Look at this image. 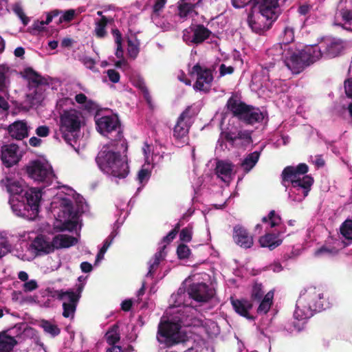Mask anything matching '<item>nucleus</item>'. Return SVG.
I'll list each match as a JSON object with an SVG mask.
<instances>
[{"mask_svg": "<svg viewBox=\"0 0 352 352\" xmlns=\"http://www.w3.org/2000/svg\"><path fill=\"white\" fill-rule=\"evenodd\" d=\"M342 49V42L331 38H326L318 45H307L302 50L289 48L285 54V65L292 73L300 74L322 55L333 58L339 55Z\"/></svg>", "mask_w": 352, "mask_h": 352, "instance_id": "nucleus-1", "label": "nucleus"}, {"mask_svg": "<svg viewBox=\"0 0 352 352\" xmlns=\"http://www.w3.org/2000/svg\"><path fill=\"white\" fill-rule=\"evenodd\" d=\"M96 162L102 171L116 177L125 178L129 173L126 156L110 150L109 145L98 152Z\"/></svg>", "mask_w": 352, "mask_h": 352, "instance_id": "nucleus-2", "label": "nucleus"}, {"mask_svg": "<svg viewBox=\"0 0 352 352\" xmlns=\"http://www.w3.org/2000/svg\"><path fill=\"white\" fill-rule=\"evenodd\" d=\"M41 191L38 188H32L21 197H11L9 199L12 212L18 217L27 219H34L38 212Z\"/></svg>", "mask_w": 352, "mask_h": 352, "instance_id": "nucleus-3", "label": "nucleus"}, {"mask_svg": "<svg viewBox=\"0 0 352 352\" xmlns=\"http://www.w3.org/2000/svg\"><path fill=\"white\" fill-rule=\"evenodd\" d=\"M309 171V166L305 163H300L296 166H287L281 173L283 182H290L294 188H301L303 190V196L308 195L314 184V178L306 175Z\"/></svg>", "mask_w": 352, "mask_h": 352, "instance_id": "nucleus-4", "label": "nucleus"}, {"mask_svg": "<svg viewBox=\"0 0 352 352\" xmlns=\"http://www.w3.org/2000/svg\"><path fill=\"white\" fill-rule=\"evenodd\" d=\"M226 107L233 117L246 124L253 125L261 122L264 119L263 113L258 108L247 104L234 97L228 100Z\"/></svg>", "mask_w": 352, "mask_h": 352, "instance_id": "nucleus-5", "label": "nucleus"}, {"mask_svg": "<svg viewBox=\"0 0 352 352\" xmlns=\"http://www.w3.org/2000/svg\"><path fill=\"white\" fill-rule=\"evenodd\" d=\"M98 113L95 116L96 128L98 133L113 142H122L121 146L127 150V144L123 138V131L120 120L117 116H105L97 118Z\"/></svg>", "mask_w": 352, "mask_h": 352, "instance_id": "nucleus-6", "label": "nucleus"}, {"mask_svg": "<svg viewBox=\"0 0 352 352\" xmlns=\"http://www.w3.org/2000/svg\"><path fill=\"white\" fill-rule=\"evenodd\" d=\"M182 325L179 322L166 320L158 325L157 340L159 343L166 347H171L186 341L185 336L182 335L180 329Z\"/></svg>", "mask_w": 352, "mask_h": 352, "instance_id": "nucleus-7", "label": "nucleus"}, {"mask_svg": "<svg viewBox=\"0 0 352 352\" xmlns=\"http://www.w3.org/2000/svg\"><path fill=\"white\" fill-rule=\"evenodd\" d=\"M322 294L316 287H309L302 294L297 301V311H302L305 318L313 315L314 311H320L323 305L321 302Z\"/></svg>", "mask_w": 352, "mask_h": 352, "instance_id": "nucleus-8", "label": "nucleus"}, {"mask_svg": "<svg viewBox=\"0 0 352 352\" xmlns=\"http://www.w3.org/2000/svg\"><path fill=\"white\" fill-rule=\"evenodd\" d=\"M85 287V284L80 283L77 285L76 291L68 290H55L52 295L58 300L63 301V316L65 318L73 317L77 307L78 302L80 298L81 292Z\"/></svg>", "mask_w": 352, "mask_h": 352, "instance_id": "nucleus-9", "label": "nucleus"}, {"mask_svg": "<svg viewBox=\"0 0 352 352\" xmlns=\"http://www.w3.org/2000/svg\"><path fill=\"white\" fill-rule=\"evenodd\" d=\"M58 219L62 222V230L73 231L78 223V212L74 210L72 201L69 199H62L60 204Z\"/></svg>", "mask_w": 352, "mask_h": 352, "instance_id": "nucleus-10", "label": "nucleus"}, {"mask_svg": "<svg viewBox=\"0 0 352 352\" xmlns=\"http://www.w3.org/2000/svg\"><path fill=\"white\" fill-rule=\"evenodd\" d=\"M190 74L196 76V82L193 87L195 89L208 93L214 80L212 70L200 63L195 64L190 71Z\"/></svg>", "mask_w": 352, "mask_h": 352, "instance_id": "nucleus-11", "label": "nucleus"}, {"mask_svg": "<svg viewBox=\"0 0 352 352\" xmlns=\"http://www.w3.org/2000/svg\"><path fill=\"white\" fill-rule=\"evenodd\" d=\"M273 292L270 291L264 295L262 284L257 282L254 283L250 301L253 304L259 303L256 311L258 314H266L269 311L273 302Z\"/></svg>", "mask_w": 352, "mask_h": 352, "instance_id": "nucleus-12", "label": "nucleus"}, {"mask_svg": "<svg viewBox=\"0 0 352 352\" xmlns=\"http://www.w3.org/2000/svg\"><path fill=\"white\" fill-rule=\"evenodd\" d=\"M305 21L301 19L300 25H298L294 21L288 20L282 32L283 44H278L277 45L274 46V47L270 50V53H272L273 51H276L278 53V55L282 56L284 59V62L285 63V54L288 49H297L292 46H288V45L294 41L295 30L299 27H302Z\"/></svg>", "mask_w": 352, "mask_h": 352, "instance_id": "nucleus-13", "label": "nucleus"}, {"mask_svg": "<svg viewBox=\"0 0 352 352\" xmlns=\"http://www.w3.org/2000/svg\"><path fill=\"white\" fill-rule=\"evenodd\" d=\"M28 177L35 181L48 182L52 177V171L40 160L30 162L25 167Z\"/></svg>", "mask_w": 352, "mask_h": 352, "instance_id": "nucleus-14", "label": "nucleus"}, {"mask_svg": "<svg viewBox=\"0 0 352 352\" xmlns=\"http://www.w3.org/2000/svg\"><path fill=\"white\" fill-rule=\"evenodd\" d=\"M0 185L6 189V191L12 197H21L27 191H30L32 188H29L21 179H16L6 176L0 181Z\"/></svg>", "mask_w": 352, "mask_h": 352, "instance_id": "nucleus-15", "label": "nucleus"}, {"mask_svg": "<svg viewBox=\"0 0 352 352\" xmlns=\"http://www.w3.org/2000/svg\"><path fill=\"white\" fill-rule=\"evenodd\" d=\"M276 20L267 19L259 11L254 14L250 12L248 15L247 23L253 32L258 34H263L265 32L270 29L272 23Z\"/></svg>", "mask_w": 352, "mask_h": 352, "instance_id": "nucleus-16", "label": "nucleus"}, {"mask_svg": "<svg viewBox=\"0 0 352 352\" xmlns=\"http://www.w3.org/2000/svg\"><path fill=\"white\" fill-rule=\"evenodd\" d=\"M189 297L198 302H207L214 296V290L204 283H192L187 289Z\"/></svg>", "mask_w": 352, "mask_h": 352, "instance_id": "nucleus-17", "label": "nucleus"}, {"mask_svg": "<svg viewBox=\"0 0 352 352\" xmlns=\"http://www.w3.org/2000/svg\"><path fill=\"white\" fill-rule=\"evenodd\" d=\"M80 113L75 109L65 111L60 116V129L78 131L80 128Z\"/></svg>", "mask_w": 352, "mask_h": 352, "instance_id": "nucleus-18", "label": "nucleus"}, {"mask_svg": "<svg viewBox=\"0 0 352 352\" xmlns=\"http://www.w3.org/2000/svg\"><path fill=\"white\" fill-rule=\"evenodd\" d=\"M19 149L18 145L15 144L1 146V160L7 168L13 166L21 160V156L19 154Z\"/></svg>", "mask_w": 352, "mask_h": 352, "instance_id": "nucleus-19", "label": "nucleus"}, {"mask_svg": "<svg viewBox=\"0 0 352 352\" xmlns=\"http://www.w3.org/2000/svg\"><path fill=\"white\" fill-rule=\"evenodd\" d=\"M337 14L341 16L343 24L335 23L342 28L352 31V0H341Z\"/></svg>", "mask_w": 352, "mask_h": 352, "instance_id": "nucleus-20", "label": "nucleus"}, {"mask_svg": "<svg viewBox=\"0 0 352 352\" xmlns=\"http://www.w3.org/2000/svg\"><path fill=\"white\" fill-rule=\"evenodd\" d=\"M279 0H259L258 8L261 13L267 19L276 20L280 14Z\"/></svg>", "mask_w": 352, "mask_h": 352, "instance_id": "nucleus-21", "label": "nucleus"}, {"mask_svg": "<svg viewBox=\"0 0 352 352\" xmlns=\"http://www.w3.org/2000/svg\"><path fill=\"white\" fill-rule=\"evenodd\" d=\"M233 239L238 245L245 249L251 248L254 243L253 237L240 225H236L233 228Z\"/></svg>", "mask_w": 352, "mask_h": 352, "instance_id": "nucleus-22", "label": "nucleus"}, {"mask_svg": "<svg viewBox=\"0 0 352 352\" xmlns=\"http://www.w3.org/2000/svg\"><path fill=\"white\" fill-rule=\"evenodd\" d=\"M230 302L234 310L240 316L249 320H254V317L249 314V311L252 309L253 303L245 298L235 299L230 298Z\"/></svg>", "mask_w": 352, "mask_h": 352, "instance_id": "nucleus-23", "label": "nucleus"}, {"mask_svg": "<svg viewBox=\"0 0 352 352\" xmlns=\"http://www.w3.org/2000/svg\"><path fill=\"white\" fill-rule=\"evenodd\" d=\"M9 135L18 140H21L28 136V129L25 121H16L8 128Z\"/></svg>", "mask_w": 352, "mask_h": 352, "instance_id": "nucleus-24", "label": "nucleus"}, {"mask_svg": "<svg viewBox=\"0 0 352 352\" xmlns=\"http://www.w3.org/2000/svg\"><path fill=\"white\" fill-rule=\"evenodd\" d=\"M283 232H278L274 233H266L265 235L261 236L258 239L260 245L262 248H267L270 250H273L281 245L283 240L279 239V236Z\"/></svg>", "mask_w": 352, "mask_h": 352, "instance_id": "nucleus-25", "label": "nucleus"}, {"mask_svg": "<svg viewBox=\"0 0 352 352\" xmlns=\"http://www.w3.org/2000/svg\"><path fill=\"white\" fill-rule=\"evenodd\" d=\"M192 44H201L212 34V32L202 24H198L191 28Z\"/></svg>", "mask_w": 352, "mask_h": 352, "instance_id": "nucleus-26", "label": "nucleus"}, {"mask_svg": "<svg viewBox=\"0 0 352 352\" xmlns=\"http://www.w3.org/2000/svg\"><path fill=\"white\" fill-rule=\"evenodd\" d=\"M32 247L39 254H47L54 251L53 240L49 242L43 236H36L32 242Z\"/></svg>", "mask_w": 352, "mask_h": 352, "instance_id": "nucleus-27", "label": "nucleus"}, {"mask_svg": "<svg viewBox=\"0 0 352 352\" xmlns=\"http://www.w3.org/2000/svg\"><path fill=\"white\" fill-rule=\"evenodd\" d=\"M54 249L68 248L76 244L77 239L72 236L57 234L53 238Z\"/></svg>", "mask_w": 352, "mask_h": 352, "instance_id": "nucleus-28", "label": "nucleus"}, {"mask_svg": "<svg viewBox=\"0 0 352 352\" xmlns=\"http://www.w3.org/2000/svg\"><path fill=\"white\" fill-rule=\"evenodd\" d=\"M166 249V245H163L159 251H157L153 258V261H150V266L148 269V272L146 274L147 277H153L155 272L157 269L160 262L164 259L166 256V252H164Z\"/></svg>", "mask_w": 352, "mask_h": 352, "instance_id": "nucleus-29", "label": "nucleus"}, {"mask_svg": "<svg viewBox=\"0 0 352 352\" xmlns=\"http://www.w3.org/2000/svg\"><path fill=\"white\" fill-rule=\"evenodd\" d=\"M232 168L233 164L232 163L225 161H218L215 168V173L222 180H225V178L230 177Z\"/></svg>", "mask_w": 352, "mask_h": 352, "instance_id": "nucleus-30", "label": "nucleus"}, {"mask_svg": "<svg viewBox=\"0 0 352 352\" xmlns=\"http://www.w3.org/2000/svg\"><path fill=\"white\" fill-rule=\"evenodd\" d=\"M261 152L254 151L248 154L241 164L245 173H249L256 164L260 157Z\"/></svg>", "mask_w": 352, "mask_h": 352, "instance_id": "nucleus-31", "label": "nucleus"}, {"mask_svg": "<svg viewBox=\"0 0 352 352\" xmlns=\"http://www.w3.org/2000/svg\"><path fill=\"white\" fill-rule=\"evenodd\" d=\"M16 344L14 337L8 336L5 332L0 333V351L10 352Z\"/></svg>", "mask_w": 352, "mask_h": 352, "instance_id": "nucleus-32", "label": "nucleus"}, {"mask_svg": "<svg viewBox=\"0 0 352 352\" xmlns=\"http://www.w3.org/2000/svg\"><path fill=\"white\" fill-rule=\"evenodd\" d=\"M190 127V123L181 120L178 118L177 123L173 129V136L177 139H182L186 136Z\"/></svg>", "mask_w": 352, "mask_h": 352, "instance_id": "nucleus-33", "label": "nucleus"}, {"mask_svg": "<svg viewBox=\"0 0 352 352\" xmlns=\"http://www.w3.org/2000/svg\"><path fill=\"white\" fill-rule=\"evenodd\" d=\"M25 77L30 82L35 86L44 84L45 78H43L38 72L34 71L32 67H27L24 69Z\"/></svg>", "mask_w": 352, "mask_h": 352, "instance_id": "nucleus-34", "label": "nucleus"}, {"mask_svg": "<svg viewBox=\"0 0 352 352\" xmlns=\"http://www.w3.org/2000/svg\"><path fill=\"white\" fill-rule=\"evenodd\" d=\"M111 34L113 36L114 41L116 44V51L115 53L118 58H122L124 56V51L122 49V36L120 31L114 28L111 30Z\"/></svg>", "mask_w": 352, "mask_h": 352, "instance_id": "nucleus-35", "label": "nucleus"}, {"mask_svg": "<svg viewBox=\"0 0 352 352\" xmlns=\"http://www.w3.org/2000/svg\"><path fill=\"white\" fill-rule=\"evenodd\" d=\"M105 339L109 345H114L120 340L119 327L117 324L113 325L106 333Z\"/></svg>", "mask_w": 352, "mask_h": 352, "instance_id": "nucleus-36", "label": "nucleus"}, {"mask_svg": "<svg viewBox=\"0 0 352 352\" xmlns=\"http://www.w3.org/2000/svg\"><path fill=\"white\" fill-rule=\"evenodd\" d=\"M127 52L129 56L132 58H135L140 52V41L135 36H134L133 38H127Z\"/></svg>", "mask_w": 352, "mask_h": 352, "instance_id": "nucleus-37", "label": "nucleus"}, {"mask_svg": "<svg viewBox=\"0 0 352 352\" xmlns=\"http://www.w3.org/2000/svg\"><path fill=\"white\" fill-rule=\"evenodd\" d=\"M107 19L104 16H102L101 19L96 22L95 33L98 38H103L106 36V26L107 25Z\"/></svg>", "mask_w": 352, "mask_h": 352, "instance_id": "nucleus-38", "label": "nucleus"}, {"mask_svg": "<svg viewBox=\"0 0 352 352\" xmlns=\"http://www.w3.org/2000/svg\"><path fill=\"white\" fill-rule=\"evenodd\" d=\"M263 223H268L271 228L278 226L281 223V217L275 210H271L268 215L262 218Z\"/></svg>", "mask_w": 352, "mask_h": 352, "instance_id": "nucleus-39", "label": "nucleus"}, {"mask_svg": "<svg viewBox=\"0 0 352 352\" xmlns=\"http://www.w3.org/2000/svg\"><path fill=\"white\" fill-rule=\"evenodd\" d=\"M41 327L44 331L55 337L60 333V329L56 324H52L51 322L43 320L41 324Z\"/></svg>", "mask_w": 352, "mask_h": 352, "instance_id": "nucleus-40", "label": "nucleus"}, {"mask_svg": "<svg viewBox=\"0 0 352 352\" xmlns=\"http://www.w3.org/2000/svg\"><path fill=\"white\" fill-rule=\"evenodd\" d=\"M341 234L347 240L352 241V220L344 221L340 228Z\"/></svg>", "mask_w": 352, "mask_h": 352, "instance_id": "nucleus-41", "label": "nucleus"}, {"mask_svg": "<svg viewBox=\"0 0 352 352\" xmlns=\"http://www.w3.org/2000/svg\"><path fill=\"white\" fill-rule=\"evenodd\" d=\"M252 133V131L240 130L237 132L236 138V140L242 141L243 146H246L253 142Z\"/></svg>", "mask_w": 352, "mask_h": 352, "instance_id": "nucleus-42", "label": "nucleus"}, {"mask_svg": "<svg viewBox=\"0 0 352 352\" xmlns=\"http://www.w3.org/2000/svg\"><path fill=\"white\" fill-rule=\"evenodd\" d=\"M113 236L111 235H109L104 241L102 247L99 250L96 258V265L98 262H100L101 260L104 258V254L106 253L107 250L111 245L112 241H113Z\"/></svg>", "mask_w": 352, "mask_h": 352, "instance_id": "nucleus-43", "label": "nucleus"}, {"mask_svg": "<svg viewBox=\"0 0 352 352\" xmlns=\"http://www.w3.org/2000/svg\"><path fill=\"white\" fill-rule=\"evenodd\" d=\"M9 68L5 65H0V91L3 92L7 87L8 77L7 76Z\"/></svg>", "mask_w": 352, "mask_h": 352, "instance_id": "nucleus-44", "label": "nucleus"}, {"mask_svg": "<svg viewBox=\"0 0 352 352\" xmlns=\"http://www.w3.org/2000/svg\"><path fill=\"white\" fill-rule=\"evenodd\" d=\"M176 252L178 258L180 260H184L189 258L191 254V250L187 245L184 243H180L177 248Z\"/></svg>", "mask_w": 352, "mask_h": 352, "instance_id": "nucleus-45", "label": "nucleus"}, {"mask_svg": "<svg viewBox=\"0 0 352 352\" xmlns=\"http://www.w3.org/2000/svg\"><path fill=\"white\" fill-rule=\"evenodd\" d=\"M195 8L191 6L185 5L184 1H180L178 6V15L181 18H186L194 11Z\"/></svg>", "mask_w": 352, "mask_h": 352, "instance_id": "nucleus-46", "label": "nucleus"}, {"mask_svg": "<svg viewBox=\"0 0 352 352\" xmlns=\"http://www.w3.org/2000/svg\"><path fill=\"white\" fill-rule=\"evenodd\" d=\"M192 236V226H188L184 228L179 233V240L184 243H188L191 241Z\"/></svg>", "mask_w": 352, "mask_h": 352, "instance_id": "nucleus-47", "label": "nucleus"}, {"mask_svg": "<svg viewBox=\"0 0 352 352\" xmlns=\"http://www.w3.org/2000/svg\"><path fill=\"white\" fill-rule=\"evenodd\" d=\"M338 253V250L335 247H327L326 245H323L318 248L315 252V255L317 256L327 254V255H334Z\"/></svg>", "mask_w": 352, "mask_h": 352, "instance_id": "nucleus-48", "label": "nucleus"}, {"mask_svg": "<svg viewBox=\"0 0 352 352\" xmlns=\"http://www.w3.org/2000/svg\"><path fill=\"white\" fill-rule=\"evenodd\" d=\"M11 246L8 239L0 235V258L5 256L10 251Z\"/></svg>", "mask_w": 352, "mask_h": 352, "instance_id": "nucleus-49", "label": "nucleus"}, {"mask_svg": "<svg viewBox=\"0 0 352 352\" xmlns=\"http://www.w3.org/2000/svg\"><path fill=\"white\" fill-rule=\"evenodd\" d=\"M13 11L21 19L24 25H27L28 24L30 19L28 16H25V13L23 12V10L20 5L15 4L13 7Z\"/></svg>", "mask_w": 352, "mask_h": 352, "instance_id": "nucleus-50", "label": "nucleus"}, {"mask_svg": "<svg viewBox=\"0 0 352 352\" xmlns=\"http://www.w3.org/2000/svg\"><path fill=\"white\" fill-rule=\"evenodd\" d=\"M195 116V112L193 111L192 106H188L186 109L180 114L179 118L190 124V119Z\"/></svg>", "mask_w": 352, "mask_h": 352, "instance_id": "nucleus-51", "label": "nucleus"}, {"mask_svg": "<svg viewBox=\"0 0 352 352\" xmlns=\"http://www.w3.org/2000/svg\"><path fill=\"white\" fill-rule=\"evenodd\" d=\"M75 16L74 10L70 9L65 11L60 16L57 24L62 23L63 22H70L73 20Z\"/></svg>", "mask_w": 352, "mask_h": 352, "instance_id": "nucleus-52", "label": "nucleus"}, {"mask_svg": "<svg viewBox=\"0 0 352 352\" xmlns=\"http://www.w3.org/2000/svg\"><path fill=\"white\" fill-rule=\"evenodd\" d=\"M74 131H67V130L60 129V134L62 138L69 145H72V142L74 141Z\"/></svg>", "mask_w": 352, "mask_h": 352, "instance_id": "nucleus-53", "label": "nucleus"}, {"mask_svg": "<svg viewBox=\"0 0 352 352\" xmlns=\"http://www.w3.org/2000/svg\"><path fill=\"white\" fill-rule=\"evenodd\" d=\"M236 134H237V133H236V132H233L232 131L227 130V131L221 132V135L223 138L225 139V140H226L227 142L233 144L235 142V141L236 140Z\"/></svg>", "mask_w": 352, "mask_h": 352, "instance_id": "nucleus-54", "label": "nucleus"}, {"mask_svg": "<svg viewBox=\"0 0 352 352\" xmlns=\"http://www.w3.org/2000/svg\"><path fill=\"white\" fill-rule=\"evenodd\" d=\"M107 76L109 77V79L110 81H111L113 83H117L119 82L120 78V75L118 72H117L116 69H108L107 72Z\"/></svg>", "mask_w": 352, "mask_h": 352, "instance_id": "nucleus-55", "label": "nucleus"}, {"mask_svg": "<svg viewBox=\"0 0 352 352\" xmlns=\"http://www.w3.org/2000/svg\"><path fill=\"white\" fill-rule=\"evenodd\" d=\"M62 12H63L61 10H57V9L53 10L47 12V16H46V20L45 21H43V22L44 23V25L50 24L52 21V19L54 17L58 16Z\"/></svg>", "mask_w": 352, "mask_h": 352, "instance_id": "nucleus-56", "label": "nucleus"}, {"mask_svg": "<svg viewBox=\"0 0 352 352\" xmlns=\"http://www.w3.org/2000/svg\"><path fill=\"white\" fill-rule=\"evenodd\" d=\"M166 3V0H155L153 6V13L158 15L159 12L162 10Z\"/></svg>", "mask_w": 352, "mask_h": 352, "instance_id": "nucleus-57", "label": "nucleus"}, {"mask_svg": "<svg viewBox=\"0 0 352 352\" xmlns=\"http://www.w3.org/2000/svg\"><path fill=\"white\" fill-rule=\"evenodd\" d=\"M344 87L346 96L349 98H352V77L344 80Z\"/></svg>", "mask_w": 352, "mask_h": 352, "instance_id": "nucleus-58", "label": "nucleus"}, {"mask_svg": "<svg viewBox=\"0 0 352 352\" xmlns=\"http://www.w3.org/2000/svg\"><path fill=\"white\" fill-rule=\"evenodd\" d=\"M36 134L41 138H45L50 134V128L47 126H39L36 129Z\"/></svg>", "mask_w": 352, "mask_h": 352, "instance_id": "nucleus-59", "label": "nucleus"}, {"mask_svg": "<svg viewBox=\"0 0 352 352\" xmlns=\"http://www.w3.org/2000/svg\"><path fill=\"white\" fill-rule=\"evenodd\" d=\"M38 287V284L36 280H30L29 281H26L23 285V290L25 292H32L35 290Z\"/></svg>", "mask_w": 352, "mask_h": 352, "instance_id": "nucleus-60", "label": "nucleus"}, {"mask_svg": "<svg viewBox=\"0 0 352 352\" xmlns=\"http://www.w3.org/2000/svg\"><path fill=\"white\" fill-rule=\"evenodd\" d=\"M191 28L192 27H190L188 29H185L183 31V35H182L183 41L188 45L192 43V35H191V34H192Z\"/></svg>", "mask_w": 352, "mask_h": 352, "instance_id": "nucleus-61", "label": "nucleus"}, {"mask_svg": "<svg viewBox=\"0 0 352 352\" xmlns=\"http://www.w3.org/2000/svg\"><path fill=\"white\" fill-rule=\"evenodd\" d=\"M149 177H150V173L147 169L142 168L138 172V179L140 183H142L143 182L148 180Z\"/></svg>", "mask_w": 352, "mask_h": 352, "instance_id": "nucleus-62", "label": "nucleus"}, {"mask_svg": "<svg viewBox=\"0 0 352 352\" xmlns=\"http://www.w3.org/2000/svg\"><path fill=\"white\" fill-rule=\"evenodd\" d=\"M234 71L232 66H226L225 64H221L219 67V72L221 76L226 74H232Z\"/></svg>", "mask_w": 352, "mask_h": 352, "instance_id": "nucleus-63", "label": "nucleus"}, {"mask_svg": "<svg viewBox=\"0 0 352 352\" xmlns=\"http://www.w3.org/2000/svg\"><path fill=\"white\" fill-rule=\"evenodd\" d=\"M311 10V6L308 4L300 5L298 8V12L300 15L306 16Z\"/></svg>", "mask_w": 352, "mask_h": 352, "instance_id": "nucleus-64", "label": "nucleus"}]
</instances>
